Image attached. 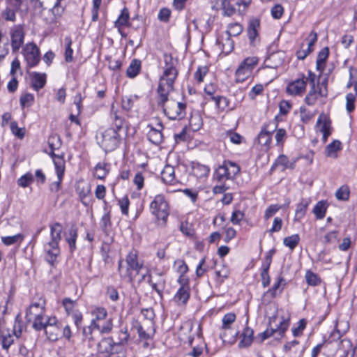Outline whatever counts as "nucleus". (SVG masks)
I'll return each instance as SVG.
<instances>
[{"label":"nucleus","instance_id":"f257e3e1","mask_svg":"<svg viewBox=\"0 0 357 357\" xmlns=\"http://www.w3.org/2000/svg\"><path fill=\"white\" fill-rule=\"evenodd\" d=\"M164 72L160 78L158 94L160 97L158 105L163 107L165 115L171 120H181L186 114L185 103L176 102L174 100H168V96L174 89V83L178 75L176 68L177 61L172 55H164Z\"/></svg>","mask_w":357,"mask_h":357},{"label":"nucleus","instance_id":"f03ea898","mask_svg":"<svg viewBox=\"0 0 357 357\" xmlns=\"http://www.w3.org/2000/svg\"><path fill=\"white\" fill-rule=\"evenodd\" d=\"M50 227L51 239L44 245L45 259L50 266H54L60 255L59 242L63 227L59 222H54Z\"/></svg>","mask_w":357,"mask_h":357},{"label":"nucleus","instance_id":"7ed1b4c3","mask_svg":"<svg viewBox=\"0 0 357 357\" xmlns=\"http://www.w3.org/2000/svg\"><path fill=\"white\" fill-rule=\"evenodd\" d=\"M123 335L119 342H114L110 337L102 338L98 344L97 355L98 357H110L116 354L118 357H126L125 348L123 344L126 343L129 338V335L126 331H121Z\"/></svg>","mask_w":357,"mask_h":357},{"label":"nucleus","instance_id":"20e7f679","mask_svg":"<svg viewBox=\"0 0 357 357\" xmlns=\"http://www.w3.org/2000/svg\"><path fill=\"white\" fill-rule=\"evenodd\" d=\"M49 317L46 314L45 302L41 298L32 302L26 312L27 321L31 323L33 328L37 331H40L43 326V323Z\"/></svg>","mask_w":357,"mask_h":357},{"label":"nucleus","instance_id":"39448f33","mask_svg":"<svg viewBox=\"0 0 357 357\" xmlns=\"http://www.w3.org/2000/svg\"><path fill=\"white\" fill-rule=\"evenodd\" d=\"M127 268L123 272L122 260L119 262V271L120 273L126 278H128L130 281L133 280L135 276L138 274L143 268V263L138 259V253L136 250H131L126 257Z\"/></svg>","mask_w":357,"mask_h":357},{"label":"nucleus","instance_id":"423d86ee","mask_svg":"<svg viewBox=\"0 0 357 357\" xmlns=\"http://www.w3.org/2000/svg\"><path fill=\"white\" fill-rule=\"evenodd\" d=\"M289 326V317L273 316L270 318L269 327L261 333L262 340L278 335L282 337Z\"/></svg>","mask_w":357,"mask_h":357},{"label":"nucleus","instance_id":"0eeeda50","mask_svg":"<svg viewBox=\"0 0 357 357\" xmlns=\"http://www.w3.org/2000/svg\"><path fill=\"white\" fill-rule=\"evenodd\" d=\"M31 3H35V6H38L45 10L48 6L52 8L47 10L50 17H44V20L48 24L56 22L57 18L60 17L63 13L64 8L61 6V0H30Z\"/></svg>","mask_w":357,"mask_h":357},{"label":"nucleus","instance_id":"6e6552de","mask_svg":"<svg viewBox=\"0 0 357 357\" xmlns=\"http://www.w3.org/2000/svg\"><path fill=\"white\" fill-rule=\"evenodd\" d=\"M100 146L106 151H112L116 149L121 142V137L117 130L109 128L100 132L97 135Z\"/></svg>","mask_w":357,"mask_h":357},{"label":"nucleus","instance_id":"1a4fd4ad","mask_svg":"<svg viewBox=\"0 0 357 357\" xmlns=\"http://www.w3.org/2000/svg\"><path fill=\"white\" fill-rule=\"evenodd\" d=\"M240 167L230 160H225L214 172V179L218 182L234 180L240 172Z\"/></svg>","mask_w":357,"mask_h":357},{"label":"nucleus","instance_id":"9d476101","mask_svg":"<svg viewBox=\"0 0 357 357\" xmlns=\"http://www.w3.org/2000/svg\"><path fill=\"white\" fill-rule=\"evenodd\" d=\"M236 318V314L231 312L225 314L222 317L220 336L223 342L233 343L236 341L238 331L231 327Z\"/></svg>","mask_w":357,"mask_h":357},{"label":"nucleus","instance_id":"9b49d317","mask_svg":"<svg viewBox=\"0 0 357 357\" xmlns=\"http://www.w3.org/2000/svg\"><path fill=\"white\" fill-rule=\"evenodd\" d=\"M259 63L257 56L245 58L238 66L235 73V78L237 82H243L248 79L256 66Z\"/></svg>","mask_w":357,"mask_h":357},{"label":"nucleus","instance_id":"f8f14e48","mask_svg":"<svg viewBox=\"0 0 357 357\" xmlns=\"http://www.w3.org/2000/svg\"><path fill=\"white\" fill-rule=\"evenodd\" d=\"M151 213L158 220L165 222L169 215V205L164 195H158L150 204Z\"/></svg>","mask_w":357,"mask_h":357},{"label":"nucleus","instance_id":"ddd939ff","mask_svg":"<svg viewBox=\"0 0 357 357\" xmlns=\"http://www.w3.org/2000/svg\"><path fill=\"white\" fill-rule=\"evenodd\" d=\"M277 127L278 122L276 119H273L262 126L257 141L263 147L264 151H266L269 149L272 141V133L275 132Z\"/></svg>","mask_w":357,"mask_h":357},{"label":"nucleus","instance_id":"4468645a","mask_svg":"<svg viewBox=\"0 0 357 357\" xmlns=\"http://www.w3.org/2000/svg\"><path fill=\"white\" fill-rule=\"evenodd\" d=\"M40 331H44L47 337L51 341H56L61 335L62 324L56 317H50L45 322Z\"/></svg>","mask_w":357,"mask_h":357},{"label":"nucleus","instance_id":"2eb2a0df","mask_svg":"<svg viewBox=\"0 0 357 357\" xmlns=\"http://www.w3.org/2000/svg\"><path fill=\"white\" fill-rule=\"evenodd\" d=\"M178 282L180 287L174 296V301L177 305H185L190 298V290L189 286V280L187 277H178Z\"/></svg>","mask_w":357,"mask_h":357},{"label":"nucleus","instance_id":"dca6fc26","mask_svg":"<svg viewBox=\"0 0 357 357\" xmlns=\"http://www.w3.org/2000/svg\"><path fill=\"white\" fill-rule=\"evenodd\" d=\"M22 54L29 68L36 66L40 61L39 48L33 43L26 44L22 50Z\"/></svg>","mask_w":357,"mask_h":357},{"label":"nucleus","instance_id":"f3484780","mask_svg":"<svg viewBox=\"0 0 357 357\" xmlns=\"http://www.w3.org/2000/svg\"><path fill=\"white\" fill-rule=\"evenodd\" d=\"M24 31L21 25H15L10 30V43L13 52H17L24 43Z\"/></svg>","mask_w":357,"mask_h":357},{"label":"nucleus","instance_id":"a211bd4d","mask_svg":"<svg viewBox=\"0 0 357 357\" xmlns=\"http://www.w3.org/2000/svg\"><path fill=\"white\" fill-rule=\"evenodd\" d=\"M55 172L57 176V181L50 184V189L52 192H58L61 188L64 172H65V160L63 158H57L54 159Z\"/></svg>","mask_w":357,"mask_h":357},{"label":"nucleus","instance_id":"6ab92c4d","mask_svg":"<svg viewBox=\"0 0 357 357\" xmlns=\"http://www.w3.org/2000/svg\"><path fill=\"white\" fill-rule=\"evenodd\" d=\"M148 128H149V130L147 133L148 139L153 144H160L163 141V135L162 133L163 126L162 123L158 121L155 126L149 124L148 125Z\"/></svg>","mask_w":357,"mask_h":357},{"label":"nucleus","instance_id":"aec40b11","mask_svg":"<svg viewBox=\"0 0 357 357\" xmlns=\"http://www.w3.org/2000/svg\"><path fill=\"white\" fill-rule=\"evenodd\" d=\"M317 126L320 132L322 133V141L325 143L328 136L331 134V122L328 116L324 114H321L317 121Z\"/></svg>","mask_w":357,"mask_h":357},{"label":"nucleus","instance_id":"412c9836","mask_svg":"<svg viewBox=\"0 0 357 357\" xmlns=\"http://www.w3.org/2000/svg\"><path fill=\"white\" fill-rule=\"evenodd\" d=\"M306 89V80L304 76L289 83L287 93L291 96H301Z\"/></svg>","mask_w":357,"mask_h":357},{"label":"nucleus","instance_id":"4be33fe9","mask_svg":"<svg viewBox=\"0 0 357 357\" xmlns=\"http://www.w3.org/2000/svg\"><path fill=\"white\" fill-rule=\"evenodd\" d=\"M275 253V250H271L265 258V261L261 266V279L263 287H266L270 284L271 279L268 275V270L272 262V256Z\"/></svg>","mask_w":357,"mask_h":357},{"label":"nucleus","instance_id":"5701e85b","mask_svg":"<svg viewBox=\"0 0 357 357\" xmlns=\"http://www.w3.org/2000/svg\"><path fill=\"white\" fill-rule=\"evenodd\" d=\"M91 314L93 317L91 321L90 328H100L99 321L105 320L107 317V311L103 307H95L91 310Z\"/></svg>","mask_w":357,"mask_h":357},{"label":"nucleus","instance_id":"b1692460","mask_svg":"<svg viewBox=\"0 0 357 357\" xmlns=\"http://www.w3.org/2000/svg\"><path fill=\"white\" fill-rule=\"evenodd\" d=\"M78 236V229L76 225H72L68 231L64 234L66 243L68 245L69 250L71 253L74 252L76 249V242Z\"/></svg>","mask_w":357,"mask_h":357},{"label":"nucleus","instance_id":"393cba45","mask_svg":"<svg viewBox=\"0 0 357 357\" xmlns=\"http://www.w3.org/2000/svg\"><path fill=\"white\" fill-rule=\"evenodd\" d=\"M285 285L284 279L282 275H279L272 287L264 294V296H268L270 298H275L282 292Z\"/></svg>","mask_w":357,"mask_h":357},{"label":"nucleus","instance_id":"a878e982","mask_svg":"<svg viewBox=\"0 0 357 357\" xmlns=\"http://www.w3.org/2000/svg\"><path fill=\"white\" fill-rule=\"evenodd\" d=\"M161 178L164 183L169 185H174L178 183L175 176V171L173 166L167 165L161 172Z\"/></svg>","mask_w":357,"mask_h":357},{"label":"nucleus","instance_id":"bb28decb","mask_svg":"<svg viewBox=\"0 0 357 357\" xmlns=\"http://www.w3.org/2000/svg\"><path fill=\"white\" fill-rule=\"evenodd\" d=\"M149 283L151 287L159 294H160L165 287V280L162 274H156L155 275H150Z\"/></svg>","mask_w":357,"mask_h":357},{"label":"nucleus","instance_id":"cd10ccee","mask_svg":"<svg viewBox=\"0 0 357 357\" xmlns=\"http://www.w3.org/2000/svg\"><path fill=\"white\" fill-rule=\"evenodd\" d=\"M31 85L35 91H39L43 89L47 82V76L45 73L33 72L31 74Z\"/></svg>","mask_w":357,"mask_h":357},{"label":"nucleus","instance_id":"c85d7f7f","mask_svg":"<svg viewBox=\"0 0 357 357\" xmlns=\"http://www.w3.org/2000/svg\"><path fill=\"white\" fill-rule=\"evenodd\" d=\"M254 331L249 327H245L241 335V341L238 343L240 348H246L251 345L253 341Z\"/></svg>","mask_w":357,"mask_h":357},{"label":"nucleus","instance_id":"c756f323","mask_svg":"<svg viewBox=\"0 0 357 357\" xmlns=\"http://www.w3.org/2000/svg\"><path fill=\"white\" fill-rule=\"evenodd\" d=\"M110 117L114 126V128L117 130V132H119L124 125L125 119L120 114V112L114 109V106L113 105H112Z\"/></svg>","mask_w":357,"mask_h":357},{"label":"nucleus","instance_id":"7c9ffc66","mask_svg":"<svg viewBox=\"0 0 357 357\" xmlns=\"http://www.w3.org/2000/svg\"><path fill=\"white\" fill-rule=\"evenodd\" d=\"M284 61V53L282 52H277L271 54L266 59V61L268 63V66L272 68H276L282 63Z\"/></svg>","mask_w":357,"mask_h":357},{"label":"nucleus","instance_id":"2f4dec72","mask_svg":"<svg viewBox=\"0 0 357 357\" xmlns=\"http://www.w3.org/2000/svg\"><path fill=\"white\" fill-rule=\"evenodd\" d=\"M48 144L51 149L50 155L52 157L53 160V162L54 163V159L59 158H63V156L59 155H56L54 153V151L58 149L61 146V139L60 137L57 135L51 136L48 139Z\"/></svg>","mask_w":357,"mask_h":357},{"label":"nucleus","instance_id":"473e14b6","mask_svg":"<svg viewBox=\"0 0 357 357\" xmlns=\"http://www.w3.org/2000/svg\"><path fill=\"white\" fill-rule=\"evenodd\" d=\"M13 342L14 337L8 331H0V345L3 349L8 351Z\"/></svg>","mask_w":357,"mask_h":357},{"label":"nucleus","instance_id":"72a5a7b5","mask_svg":"<svg viewBox=\"0 0 357 357\" xmlns=\"http://www.w3.org/2000/svg\"><path fill=\"white\" fill-rule=\"evenodd\" d=\"M310 204V201L306 199H302L299 204H297L294 220L299 222L305 215L307 207Z\"/></svg>","mask_w":357,"mask_h":357},{"label":"nucleus","instance_id":"f704fd0d","mask_svg":"<svg viewBox=\"0 0 357 357\" xmlns=\"http://www.w3.org/2000/svg\"><path fill=\"white\" fill-rule=\"evenodd\" d=\"M151 327L144 329L142 325H141L139 323H137L135 326V328L137 330V332L138 333V335L140 339L142 340H149L151 338L153 335L155 333V328L153 327V324L152 322H151Z\"/></svg>","mask_w":357,"mask_h":357},{"label":"nucleus","instance_id":"c9c22d12","mask_svg":"<svg viewBox=\"0 0 357 357\" xmlns=\"http://www.w3.org/2000/svg\"><path fill=\"white\" fill-rule=\"evenodd\" d=\"M328 54L329 50L328 47L321 49V50L318 54L316 68L317 70L320 71V73H322L324 70L325 63L328 57Z\"/></svg>","mask_w":357,"mask_h":357},{"label":"nucleus","instance_id":"e433bc0d","mask_svg":"<svg viewBox=\"0 0 357 357\" xmlns=\"http://www.w3.org/2000/svg\"><path fill=\"white\" fill-rule=\"evenodd\" d=\"M129 17L128 10L127 8H123L114 23V26L118 29L119 32H121V29L122 27L129 25Z\"/></svg>","mask_w":357,"mask_h":357},{"label":"nucleus","instance_id":"4c0bfd02","mask_svg":"<svg viewBox=\"0 0 357 357\" xmlns=\"http://www.w3.org/2000/svg\"><path fill=\"white\" fill-rule=\"evenodd\" d=\"M259 27V20H252L250 22L248 28V35L251 43H253L258 35V28Z\"/></svg>","mask_w":357,"mask_h":357},{"label":"nucleus","instance_id":"58836bf2","mask_svg":"<svg viewBox=\"0 0 357 357\" xmlns=\"http://www.w3.org/2000/svg\"><path fill=\"white\" fill-rule=\"evenodd\" d=\"M327 207L328 206L326 202L319 201L313 208L312 212L317 219L321 220L325 217Z\"/></svg>","mask_w":357,"mask_h":357},{"label":"nucleus","instance_id":"ea45409f","mask_svg":"<svg viewBox=\"0 0 357 357\" xmlns=\"http://www.w3.org/2000/svg\"><path fill=\"white\" fill-rule=\"evenodd\" d=\"M140 68L141 61L137 59L132 60L126 70L127 76L130 78L135 77L139 73Z\"/></svg>","mask_w":357,"mask_h":357},{"label":"nucleus","instance_id":"a19ab883","mask_svg":"<svg viewBox=\"0 0 357 357\" xmlns=\"http://www.w3.org/2000/svg\"><path fill=\"white\" fill-rule=\"evenodd\" d=\"M324 96L326 94H323L321 91L317 92L315 86H312L310 91L305 98L306 104L308 105H313L315 104L319 96Z\"/></svg>","mask_w":357,"mask_h":357},{"label":"nucleus","instance_id":"79ce46f5","mask_svg":"<svg viewBox=\"0 0 357 357\" xmlns=\"http://www.w3.org/2000/svg\"><path fill=\"white\" fill-rule=\"evenodd\" d=\"M341 149V143L338 140H334L326 147V155L328 157H336L337 151Z\"/></svg>","mask_w":357,"mask_h":357},{"label":"nucleus","instance_id":"37998d69","mask_svg":"<svg viewBox=\"0 0 357 357\" xmlns=\"http://www.w3.org/2000/svg\"><path fill=\"white\" fill-rule=\"evenodd\" d=\"M24 238L22 234H17L10 236H2L1 241L6 245H11L15 243H21Z\"/></svg>","mask_w":357,"mask_h":357},{"label":"nucleus","instance_id":"c03bdc74","mask_svg":"<svg viewBox=\"0 0 357 357\" xmlns=\"http://www.w3.org/2000/svg\"><path fill=\"white\" fill-rule=\"evenodd\" d=\"M109 172L107 165L99 162L96 165L94 169V176L98 179H104Z\"/></svg>","mask_w":357,"mask_h":357},{"label":"nucleus","instance_id":"a18cd8bd","mask_svg":"<svg viewBox=\"0 0 357 357\" xmlns=\"http://www.w3.org/2000/svg\"><path fill=\"white\" fill-rule=\"evenodd\" d=\"M210 169L208 166L201 164H197L192 167L193 174L197 177H205L209 174Z\"/></svg>","mask_w":357,"mask_h":357},{"label":"nucleus","instance_id":"49530a36","mask_svg":"<svg viewBox=\"0 0 357 357\" xmlns=\"http://www.w3.org/2000/svg\"><path fill=\"white\" fill-rule=\"evenodd\" d=\"M222 8L225 15L231 16L236 10V5L231 1V0H222Z\"/></svg>","mask_w":357,"mask_h":357},{"label":"nucleus","instance_id":"de8ad7c7","mask_svg":"<svg viewBox=\"0 0 357 357\" xmlns=\"http://www.w3.org/2000/svg\"><path fill=\"white\" fill-rule=\"evenodd\" d=\"M350 188L347 185H342L335 192V197L338 200L347 201L349 199Z\"/></svg>","mask_w":357,"mask_h":357},{"label":"nucleus","instance_id":"09e8293b","mask_svg":"<svg viewBox=\"0 0 357 357\" xmlns=\"http://www.w3.org/2000/svg\"><path fill=\"white\" fill-rule=\"evenodd\" d=\"M300 237L298 234H294L283 239L284 245L291 250L298 245Z\"/></svg>","mask_w":357,"mask_h":357},{"label":"nucleus","instance_id":"8fccbe9b","mask_svg":"<svg viewBox=\"0 0 357 357\" xmlns=\"http://www.w3.org/2000/svg\"><path fill=\"white\" fill-rule=\"evenodd\" d=\"M307 283L310 286H317L321 284L320 278L311 271H307L305 275Z\"/></svg>","mask_w":357,"mask_h":357},{"label":"nucleus","instance_id":"3c124183","mask_svg":"<svg viewBox=\"0 0 357 357\" xmlns=\"http://www.w3.org/2000/svg\"><path fill=\"white\" fill-rule=\"evenodd\" d=\"M62 305L68 315H70L77 311V310H75V306L77 305L76 301H73L69 298H65L62 301Z\"/></svg>","mask_w":357,"mask_h":357},{"label":"nucleus","instance_id":"603ef678","mask_svg":"<svg viewBox=\"0 0 357 357\" xmlns=\"http://www.w3.org/2000/svg\"><path fill=\"white\" fill-rule=\"evenodd\" d=\"M189 124L192 130H199L202 126V120L201 116L198 114L192 115L189 120Z\"/></svg>","mask_w":357,"mask_h":357},{"label":"nucleus","instance_id":"864d4df0","mask_svg":"<svg viewBox=\"0 0 357 357\" xmlns=\"http://www.w3.org/2000/svg\"><path fill=\"white\" fill-rule=\"evenodd\" d=\"M33 175L31 172H27L18 178L17 184L22 188H26L33 181Z\"/></svg>","mask_w":357,"mask_h":357},{"label":"nucleus","instance_id":"5fc2aeb1","mask_svg":"<svg viewBox=\"0 0 357 357\" xmlns=\"http://www.w3.org/2000/svg\"><path fill=\"white\" fill-rule=\"evenodd\" d=\"M66 50H65V61L68 63L72 62L73 60V50L71 47L72 40L70 37L65 38Z\"/></svg>","mask_w":357,"mask_h":357},{"label":"nucleus","instance_id":"6e6d98bb","mask_svg":"<svg viewBox=\"0 0 357 357\" xmlns=\"http://www.w3.org/2000/svg\"><path fill=\"white\" fill-rule=\"evenodd\" d=\"M242 31H243V27L240 24L233 23V24H230L228 26V29L227 30V33L229 37L237 36L242 32Z\"/></svg>","mask_w":357,"mask_h":357},{"label":"nucleus","instance_id":"4d7b16f0","mask_svg":"<svg viewBox=\"0 0 357 357\" xmlns=\"http://www.w3.org/2000/svg\"><path fill=\"white\" fill-rule=\"evenodd\" d=\"M174 267L176 271L180 273L179 277H185V274L188 271V267L185 261L182 259H178L174 261Z\"/></svg>","mask_w":357,"mask_h":357},{"label":"nucleus","instance_id":"13d9d810","mask_svg":"<svg viewBox=\"0 0 357 357\" xmlns=\"http://www.w3.org/2000/svg\"><path fill=\"white\" fill-rule=\"evenodd\" d=\"M20 105L22 108L31 106L34 102V96L31 93H25L20 97Z\"/></svg>","mask_w":357,"mask_h":357},{"label":"nucleus","instance_id":"bf43d9fd","mask_svg":"<svg viewBox=\"0 0 357 357\" xmlns=\"http://www.w3.org/2000/svg\"><path fill=\"white\" fill-rule=\"evenodd\" d=\"M275 139L276 141V145L279 146H282L284 142V140L287 137L286 130L283 128H278L275 130Z\"/></svg>","mask_w":357,"mask_h":357},{"label":"nucleus","instance_id":"052dcab7","mask_svg":"<svg viewBox=\"0 0 357 357\" xmlns=\"http://www.w3.org/2000/svg\"><path fill=\"white\" fill-rule=\"evenodd\" d=\"M211 98L215 102V105L218 108L224 109L229 107V101L226 97L212 96Z\"/></svg>","mask_w":357,"mask_h":357},{"label":"nucleus","instance_id":"680f3d73","mask_svg":"<svg viewBox=\"0 0 357 357\" xmlns=\"http://www.w3.org/2000/svg\"><path fill=\"white\" fill-rule=\"evenodd\" d=\"M215 275L222 283L225 279L227 278L229 275V269L227 266L222 265L220 268L215 271Z\"/></svg>","mask_w":357,"mask_h":357},{"label":"nucleus","instance_id":"e2e57ef3","mask_svg":"<svg viewBox=\"0 0 357 357\" xmlns=\"http://www.w3.org/2000/svg\"><path fill=\"white\" fill-rule=\"evenodd\" d=\"M282 208V206L279 204H271L265 211L264 218L266 220L269 219L273 216L280 209Z\"/></svg>","mask_w":357,"mask_h":357},{"label":"nucleus","instance_id":"0e129e2a","mask_svg":"<svg viewBox=\"0 0 357 357\" xmlns=\"http://www.w3.org/2000/svg\"><path fill=\"white\" fill-rule=\"evenodd\" d=\"M129 205L130 201L128 196H124L119 200V206L121 213L125 215H128Z\"/></svg>","mask_w":357,"mask_h":357},{"label":"nucleus","instance_id":"69168bd1","mask_svg":"<svg viewBox=\"0 0 357 357\" xmlns=\"http://www.w3.org/2000/svg\"><path fill=\"white\" fill-rule=\"evenodd\" d=\"M356 96L351 93L346 96V109L348 112H351L355 109Z\"/></svg>","mask_w":357,"mask_h":357},{"label":"nucleus","instance_id":"338daca9","mask_svg":"<svg viewBox=\"0 0 357 357\" xmlns=\"http://www.w3.org/2000/svg\"><path fill=\"white\" fill-rule=\"evenodd\" d=\"M208 72V68L206 66H200L195 73V78L198 82H202L204 77Z\"/></svg>","mask_w":357,"mask_h":357},{"label":"nucleus","instance_id":"774afa93","mask_svg":"<svg viewBox=\"0 0 357 357\" xmlns=\"http://www.w3.org/2000/svg\"><path fill=\"white\" fill-rule=\"evenodd\" d=\"M113 328V320L112 318H109L105 321L102 326H100V328H96L99 331V332L102 334H107L112 331Z\"/></svg>","mask_w":357,"mask_h":357}]
</instances>
